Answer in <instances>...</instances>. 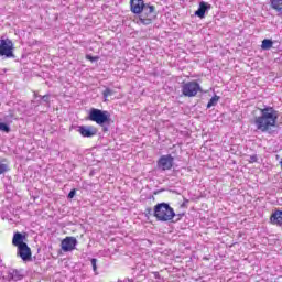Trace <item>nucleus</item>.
<instances>
[{"label":"nucleus","instance_id":"nucleus-10","mask_svg":"<svg viewBox=\"0 0 282 282\" xmlns=\"http://www.w3.org/2000/svg\"><path fill=\"white\" fill-rule=\"evenodd\" d=\"M18 257L21 258L22 261H32V249L28 247V243L18 247Z\"/></svg>","mask_w":282,"mask_h":282},{"label":"nucleus","instance_id":"nucleus-27","mask_svg":"<svg viewBox=\"0 0 282 282\" xmlns=\"http://www.w3.org/2000/svg\"><path fill=\"white\" fill-rule=\"evenodd\" d=\"M21 279H23V275H18V276H17V280H18V281H21Z\"/></svg>","mask_w":282,"mask_h":282},{"label":"nucleus","instance_id":"nucleus-21","mask_svg":"<svg viewBox=\"0 0 282 282\" xmlns=\"http://www.w3.org/2000/svg\"><path fill=\"white\" fill-rule=\"evenodd\" d=\"M144 215L149 219V217L153 216V209L151 207L145 208Z\"/></svg>","mask_w":282,"mask_h":282},{"label":"nucleus","instance_id":"nucleus-2","mask_svg":"<svg viewBox=\"0 0 282 282\" xmlns=\"http://www.w3.org/2000/svg\"><path fill=\"white\" fill-rule=\"evenodd\" d=\"M153 217L156 221H173L175 219V210L169 203H158L153 208Z\"/></svg>","mask_w":282,"mask_h":282},{"label":"nucleus","instance_id":"nucleus-3","mask_svg":"<svg viewBox=\"0 0 282 282\" xmlns=\"http://www.w3.org/2000/svg\"><path fill=\"white\" fill-rule=\"evenodd\" d=\"M88 120H90V122H96L99 127H102L104 124H109L111 122V113L107 110L91 108L89 110Z\"/></svg>","mask_w":282,"mask_h":282},{"label":"nucleus","instance_id":"nucleus-7","mask_svg":"<svg viewBox=\"0 0 282 282\" xmlns=\"http://www.w3.org/2000/svg\"><path fill=\"white\" fill-rule=\"evenodd\" d=\"M174 162L175 158H173L171 154H166L159 158L156 166L158 169H161V171H171V169H173Z\"/></svg>","mask_w":282,"mask_h":282},{"label":"nucleus","instance_id":"nucleus-11","mask_svg":"<svg viewBox=\"0 0 282 282\" xmlns=\"http://www.w3.org/2000/svg\"><path fill=\"white\" fill-rule=\"evenodd\" d=\"M145 6L144 0H130V10L133 14H140Z\"/></svg>","mask_w":282,"mask_h":282},{"label":"nucleus","instance_id":"nucleus-9","mask_svg":"<svg viewBox=\"0 0 282 282\" xmlns=\"http://www.w3.org/2000/svg\"><path fill=\"white\" fill-rule=\"evenodd\" d=\"M77 131L82 138H94L98 133V128L94 126H79Z\"/></svg>","mask_w":282,"mask_h":282},{"label":"nucleus","instance_id":"nucleus-13","mask_svg":"<svg viewBox=\"0 0 282 282\" xmlns=\"http://www.w3.org/2000/svg\"><path fill=\"white\" fill-rule=\"evenodd\" d=\"M206 10H210V4H208L205 1H202L199 3L198 10L195 11V15L199 19H204V17H206Z\"/></svg>","mask_w":282,"mask_h":282},{"label":"nucleus","instance_id":"nucleus-29","mask_svg":"<svg viewBox=\"0 0 282 282\" xmlns=\"http://www.w3.org/2000/svg\"><path fill=\"white\" fill-rule=\"evenodd\" d=\"M178 217H184V214H178Z\"/></svg>","mask_w":282,"mask_h":282},{"label":"nucleus","instance_id":"nucleus-23","mask_svg":"<svg viewBox=\"0 0 282 282\" xmlns=\"http://www.w3.org/2000/svg\"><path fill=\"white\" fill-rule=\"evenodd\" d=\"M74 197H76V188H73V189L68 193V199H74Z\"/></svg>","mask_w":282,"mask_h":282},{"label":"nucleus","instance_id":"nucleus-15","mask_svg":"<svg viewBox=\"0 0 282 282\" xmlns=\"http://www.w3.org/2000/svg\"><path fill=\"white\" fill-rule=\"evenodd\" d=\"M10 171V167L8 165V159H0V175H3V173H8Z\"/></svg>","mask_w":282,"mask_h":282},{"label":"nucleus","instance_id":"nucleus-18","mask_svg":"<svg viewBox=\"0 0 282 282\" xmlns=\"http://www.w3.org/2000/svg\"><path fill=\"white\" fill-rule=\"evenodd\" d=\"M219 102V96L215 95L214 97L210 98V100L207 104V109H210V107H215Z\"/></svg>","mask_w":282,"mask_h":282},{"label":"nucleus","instance_id":"nucleus-16","mask_svg":"<svg viewBox=\"0 0 282 282\" xmlns=\"http://www.w3.org/2000/svg\"><path fill=\"white\" fill-rule=\"evenodd\" d=\"M271 8L282 14V0H271Z\"/></svg>","mask_w":282,"mask_h":282},{"label":"nucleus","instance_id":"nucleus-24","mask_svg":"<svg viewBox=\"0 0 282 282\" xmlns=\"http://www.w3.org/2000/svg\"><path fill=\"white\" fill-rule=\"evenodd\" d=\"M98 56L86 55V61H90L91 63H94V61H98Z\"/></svg>","mask_w":282,"mask_h":282},{"label":"nucleus","instance_id":"nucleus-14","mask_svg":"<svg viewBox=\"0 0 282 282\" xmlns=\"http://www.w3.org/2000/svg\"><path fill=\"white\" fill-rule=\"evenodd\" d=\"M12 245L15 248H20L25 245V235L23 236L21 232H15L12 238Z\"/></svg>","mask_w":282,"mask_h":282},{"label":"nucleus","instance_id":"nucleus-19","mask_svg":"<svg viewBox=\"0 0 282 282\" xmlns=\"http://www.w3.org/2000/svg\"><path fill=\"white\" fill-rule=\"evenodd\" d=\"M0 131H3L4 133H10V126L3 122H0Z\"/></svg>","mask_w":282,"mask_h":282},{"label":"nucleus","instance_id":"nucleus-28","mask_svg":"<svg viewBox=\"0 0 282 282\" xmlns=\"http://www.w3.org/2000/svg\"><path fill=\"white\" fill-rule=\"evenodd\" d=\"M13 274H15V275H17V274H19V271H17V270H15V271H13Z\"/></svg>","mask_w":282,"mask_h":282},{"label":"nucleus","instance_id":"nucleus-4","mask_svg":"<svg viewBox=\"0 0 282 282\" xmlns=\"http://www.w3.org/2000/svg\"><path fill=\"white\" fill-rule=\"evenodd\" d=\"M155 19H158L155 6L147 3V6H144L142 11L139 13V21L142 23V25H151Z\"/></svg>","mask_w":282,"mask_h":282},{"label":"nucleus","instance_id":"nucleus-20","mask_svg":"<svg viewBox=\"0 0 282 282\" xmlns=\"http://www.w3.org/2000/svg\"><path fill=\"white\" fill-rule=\"evenodd\" d=\"M102 96H104V98H109V96H113V90H111V88H106L102 91Z\"/></svg>","mask_w":282,"mask_h":282},{"label":"nucleus","instance_id":"nucleus-12","mask_svg":"<svg viewBox=\"0 0 282 282\" xmlns=\"http://www.w3.org/2000/svg\"><path fill=\"white\" fill-rule=\"evenodd\" d=\"M270 223L273 226H282V210H275L270 216Z\"/></svg>","mask_w":282,"mask_h":282},{"label":"nucleus","instance_id":"nucleus-26","mask_svg":"<svg viewBox=\"0 0 282 282\" xmlns=\"http://www.w3.org/2000/svg\"><path fill=\"white\" fill-rule=\"evenodd\" d=\"M42 100H44V102H50V95L42 96Z\"/></svg>","mask_w":282,"mask_h":282},{"label":"nucleus","instance_id":"nucleus-17","mask_svg":"<svg viewBox=\"0 0 282 282\" xmlns=\"http://www.w3.org/2000/svg\"><path fill=\"white\" fill-rule=\"evenodd\" d=\"M272 45H274V42L270 39H264L261 44V50L268 51L272 50Z\"/></svg>","mask_w":282,"mask_h":282},{"label":"nucleus","instance_id":"nucleus-1","mask_svg":"<svg viewBox=\"0 0 282 282\" xmlns=\"http://www.w3.org/2000/svg\"><path fill=\"white\" fill-rule=\"evenodd\" d=\"M261 116L254 117L253 124L258 131L262 133H268L276 127L279 120V112L274 108L268 106L264 108H259Z\"/></svg>","mask_w":282,"mask_h":282},{"label":"nucleus","instance_id":"nucleus-5","mask_svg":"<svg viewBox=\"0 0 282 282\" xmlns=\"http://www.w3.org/2000/svg\"><path fill=\"white\" fill-rule=\"evenodd\" d=\"M199 91H202V86L195 80L183 83L182 85V95L185 98H195Z\"/></svg>","mask_w":282,"mask_h":282},{"label":"nucleus","instance_id":"nucleus-25","mask_svg":"<svg viewBox=\"0 0 282 282\" xmlns=\"http://www.w3.org/2000/svg\"><path fill=\"white\" fill-rule=\"evenodd\" d=\"M257 160H258V159H257V155H251V156H250V160H249V163H250V164H254V162H257Z\"/></svg>","mask_w":282,"mask_h":282},{"label":"nucleus","instance_id":"nucleus-6","mask_svg":"<svg viewBox=\"0 0 282 282\" xmlns=\"http://www.w3.org/2000/svg\"><path fill=\"white\" fill-rule=\"evenodd\" d=\"M0 56L12 58L14 56V43L10 39H0Z\"/></svg>","mask_w":282,"mask_h":282},{"label":"nucleus","instance_id":"nucleus-30","mask_svg":"<svg viewBox=\"0 0 282 282\" xmlns=\"http://www.w3.org/2000/svg\"><path fill=\"white\" fill-rule=\"evenodd\" d=\"M17 278V275H13V278L12 279H15Z\"/></svg>","mask_w":282,"mask_h":282},{"label":"nucleus","instance_id":"nucleus-22","mask_svg":"<svg viewBox=\"0 0 282 282\" xmlns=\"http://www.w3.org/2000/svg\"><path fill=\"white\" fill-rule=\"evenodd\" d=\"M90 263H91V265H93L94 272H97V271H98V267L96 265V263H97L96 258H93V259L90 260Z\"/></svg>","mask_w":282,"mask_h":282},{"label":"nucleus","instance_id":"nucleus-8","mask_svg":"<svg viewBox=\"0 0 282 282\" xmlns=\"http://www.w3.org/2000/svg\"><path fill=\"white\" fill-rule=\"evenodd\" d=\"M78 240L75 237L68 236L62 240L61 248L63 252H72V250H76Z\"/></svg>","mask_w":282,"mask_h":282}]
</instances>
